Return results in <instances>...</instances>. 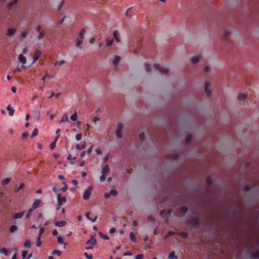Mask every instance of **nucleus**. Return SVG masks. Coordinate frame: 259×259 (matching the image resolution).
Returning a JSON list of instances; mask_svg holds the SVG:
<instances>
[{
  "mask_svg": "<svg viewBox=\"0 0 259 259\" xmlns=\"http://www.w3.org/2000/svg\"><path fill=\"white\" fill-rule=\"evenodd\" d=\"M58 206L57 209L59 210L63 203L66 202V198L65 197H61L60 194H57Z\"/></svg>",
  "mask_w": 259,
  "mask_h": 259,
  "instance_id": "f257e3e1",
  "label": "nucleus"
},
{
  "mask_svg": "<svg viewBox=\"0 0 259 259\" xmlns=\"http://www.w3.org/2000/svg\"><path fill=\"white\" fill-rule=\"evenodd\" d=\"M87 244L88 247L87 249H91L93 248L94 246L96 244V240L93 236H91L90 239L87 241Z\"/></svg>",
  "mask_w": 259,
  "mask_h": 259,
  "instance_id": "f03ea898",
  "label": "nucleus"
},
{
  "mask_svg": "<svg viewBox=\"0 0 259 259\" xmlns=\"http://www.w3.org/2000/svg\"><path fill=\"white\" fill-rule=\"evenodd\" d=\"M123 128V124L121 123H119L117 125V129L116 131V136L118 138L122 137L121 131Z\"/></svg>",
  "mask_w": 259,
  "mask_h": 259,
  "instance_id": "7ed1b4c3",
  "label": "nucleus"
},
{
  "mask_svg": "<svg viewBox=\"0 0 259 259\" xmlns=\"http://www.w3.org/2000/svg\"><path fill=\"white\" fill-rule=\"evenodd\" d=\"M92 190V188L91 187H89L84 192L83 195V199L84 200H88L90 198V196L91 194V191Z\"/></svg>",
  "mask_w": 259,
  "mask_h": 259,
  "instance_id": "20e7f679",
  "label": "nucleus"
},
{
  "mask_svg": "<svg viewBox=\"0 0 259 259\" xmlns=\"http://www.w3.org/2000/svg\"><path fill=\"white\" fill-rule=\"evenodd\" d=\"M41 54V52L39 50H36L34 52V55L33 58V63L36 62L39 59Z\"/></svg>",
  "mask_w": 259,
  "mask_h": 259,
  "instance_id": "39448f33",
  "label": "nucleus"
},
{
  "mask_svg": "<svg viewBox=\"0 0 259 259\" xmlns=\"http://www.w3.org/2000/svg\"><path fill=\"white\" fill-rule=\"evenodd\" d=\"M16 32V29L12 28H9L6 35L8 36H13Z\"/></svg>",
  "mask_w": 259,
  "mask_h": 259,
  "instance_id": "423d86ee",
  "label": "nucleus"
},
{
  "mask_svg": "<svg viewBox=\"0 0 259 259\" xmlns=\"http://www.w3.org/2000/svg\"><path fill=\"white\" fill-rule=\"evenodd\" d=\"M18 60L20 63L22 64V67H23L24 65L26 63V58L22 54H20L19 55Z\"/></svg>",
  "mask_w": 259,
  "mask_h": 259,
  "instance_id": "0eeeda50",
  "label": "nucleus"
},
{
  "mask_svg": "<svg viewBox=\"0 0 259 259\" xmlns=\"http://www.w3.org/2000/svg\"><path fill=\"white\" fill-rule=\"evenodd\" d=\"M25 213V211L16 213L13 215V218L14 220H17L19 219H21L24 215Z\"/></svg>",
  "mask_w": 259,
  "mask_h": 259,
  "instance_id": "6e6552de",
  "label": "nucleus"
},
{
  "mask_svg": "<svg viewBox=\"0 0 259 259\" xmlns=\"http://www.w3.org/2000/svg\"><path fill=\"white\" fill-rule=\"evenodd\" d=\"M110 172V169L108 164H106L104 167H103L102 169V173L103 175H107Z\"/></svg>",
  "mask_w": 259,
  "mask_h": 259,
  "instance_id": "1a4fd4ad",
  "label": "nucleus"
},
{
  "mask_svg": "<svg viewBox=\"0 0 259 259\" xmlns=\"http://www.w3.org/2000/svg\"><path fill=\"white\" fill-rule=\"evenodd\" d=\"M209 87H210L209 83L208 82H206L205 83V91L208 96H210L211 94L210 90H209Z\"/></svg>",
  "mask_w": 259,
  "mask_h": 259,
  "instance_id": "9d476101",
  "label": "nucleus"
},
{
  "mask_svg": "<svg viewBox=\"0 0 259 259\" xmlns=\"http://www.w3.org/2000/svg\"><path fill=\"white\" fill-rule=\"evenodd\" d=\"M67 224V222L65 221H57L55 223V225L57 227H62L65 226Z\"/></svg>",
  "mask_w": 259,
  "mask_h": 259,
  "instance_id": "9b49d317",
  "label": "nucleus"
},
{
  "mask_svg": "<svg viewBox=\"0 0 259 259\" xmlns=\"http://www.w3.org/2000/svg\"><path fill=\"white\" fill-rule=\"evenodd\" d=\"M46 34V32L45 30H42L41 31L39 32L37 36V39L38 40H40L42 39Z\"/></svg>",
  "mask_w": 259,
  "mask_h": 259,
  "instance_id": "f8f14e48",
  "label": "nucleus"
},
{
  "mask_svg": "<svg viewBox=\"0 0 259 259\" xmlns=\"http://www.w3.org/2000/svg\"><path fill=\"white\" fill-rule=\"evenodd\" d=\"M40 203V200L39 199L36 200L32 204L31 208L34 210L38 207L39 204Z\"/></svg>",
  "mask_w": 259,
  "mask_h": 259,
  "instance_id": "ddd939ff",
  "label": "nucleus"
},
{
  "mask_svg": "<svg viewBox=\"0 0 259 259\" xmlns=\"http://www.w3.org/2000/svg\"><path fill=\"white\" fill-rule=\"evenodd\" d=\"M18 0H13L11 1L8 5L7 8L9 10H11L14 6H15L17 3Z\"/></svg>",
  "mask_w": 259,
  "mask_h": 259,
  "instance_id": "4468645a",
  "label": "nucleus"
},
{
  "mask_svg": "<svg viewBox=\"0 0 259 259\" xmlns=\"http://www.w3.org/2000/svg\"><path fill=\"white\" fill-rule=\"evenodd\" d=\"M201 57L200 56H194L193 57L191 58V62L193 63V64H196L197 63L200 59Z\"/></svg>",
  "mask_w": 259,
  "mask_h": 259,
  "instance_id": "2eb2a0df",
  "label": "nucleus"
},
{
  "mask_svg": "<svg viewBox=\"0 0 259 259\" xmlns=\"http://www.w3.org/2000/svg\"><path fill=\"white\" fill-rule=\"evenodd\" d=\"M247 97V95L244 93H241L238 96L237 99L239 101H243Z\"/></svg>",
  "mask_w": 259,
  "mask_h": 259,
  "instance_id": "dca6fc26",
  "label": "nucleus"
},
{
  "mask_svg": "<svg viewBox=\"0 0 259 259\" xmlns=\"http://www.w3.org/2000/svg\"><path fill=\"white\" fill-rule=\"evenodd\" d=\"M118 35V32L117 30H114L113 32V36H114V37L115 38V39H116V40L117 42H120V39L119 38Z\"/></svg>",
  "mask_w": 259,
  "mask_h": 259,
  "instance_id": "f3484780",
  "label": "nucleus"
},
{
  "mask_svg": "<svg viewBox=\"0 0 259 259\" xmlns=\"http://www.w3.org/2000/svg\"><path fill=\"white\" fill-rule=\"evenodd\" d=\"M7 110L9 111V114L10 116H13L14 113V109L11 107L10 105H8L7 108Z\"/></svg>",
  "mask_w": 259,
  "mask_h": 259,
  "instance_id": "a211bd4d",
  "label": "nucleus"
},
{
  "mask_svg": "<svg viewBox=\"0 0 259 259\" xmlns=\"http://www.w3.org/2000/svg\"><path fill=\"white\" fill-rule=\"evenodd\" d=\"M120 59H121V58L120 56H115L114 59L113 60V64L115 66H116L117 65V64L118 63V62L120 61Z\"/></svg>",
  "mask_w": 259,
  "mask_h": 259,
  "instance_id": "6ab92c4d",
  "label": "nucleus"
},
{
  "mask_svg": "<svg viewBox=\"0 0 259 259\" xmlns=\"http://www.w3.org/2000/svg\"><path fill=\"white\" fill-rule=\"evenodd\" d=\"M58 242L60 244H63L64 245V248L66 247V246L67 245V243H64V240H63V238L61 237V236H59L58 237Z\"/></svg>",
  "mask_w": 259,
  "mask_h": 259,
  "instance_id": "aec40b11",
  "label": "nucleus"
},
{
  "mask_svg": "<svg viewBox=\"0 0 259 259\" xmlns=\"http://www.w3.org/2000/svg\"><path fill=\"white\" fill-rule=\"evenodd\" d=\"M69 121V119L68 117L67 114L66 113L64 115V116L61 118L60 123L64 122H68Z\"/></svg>",
  "mask_w": 259,
  "mask_h": 259,
  "instance_id": "412c9836",
  "label": "nucleus"
},
{
  "mask_svg": "<svg viewBox=\"0 0 259 259\" xmlns=\"http://www.w3.org/2000/svg\"><path fill=\"white\" fill-rule=\"evenodd\" d=\"M76 159V157L75 156L72 157L71 154H69L67 157V159L70 161V162L72 164H74V160H75Z\"/></svg>",
  "mask_w": 259,
  "mask_h": 259,
  "instance_id": "4be33fe9",
  "label": "nucleus"
},
{
  "mask_svg": "<svg viewBox=\"0 0 259 259\" xmlns=\"http://www.w3.org/2000/svg\"><path fill=\"white\" fill-rule=\"evenodd\" d=\"M113 41H113V39H106V46L107 47L111 46L113 44Z\"/></svg>",
  "mask_w": 259,
  "mask_h": 259,
  "instance_id": "5701e85b",
  "label": "nucleus"
},
{
  "mask_svg": "<svg viewBox=\"0 0 259 259\" xmlns=\"http://www.w3.org/2000/svg\"><path fill=\"white\" fill-rule=\"evenodd\" d=\"M64 4H65V1H63V0L62 1L60 2V3L59 5V6H58L57 11H59V12L60 11L62 10V8L64 7Z\"/></svg>",
  "mask_w": 259,
  "mask_h": 259,
  "instance_id": "b1692460",
  "label": "nucleus"
},
{
  "mask_svg": "<svg viewBox=\"0 0 259 259\" xmlns=\"http://www.w3.org/2000/svg\"><path fill=\"white\" fill-rule=\"evenodd\" d=\"M18 230V227L16 225H12L10 228V232L11 233H14L15 231Z\"/></svg>",
  "mask_w": 259,
  "mask_h": 259,
  "instance_id": "393cba45",
  "label": "nucleus"
},
{
  "mask_svg": "<svg viewBox=\"0 0 259 259\" xmlns=\"http://www.w3.org/2000/svg\"><path fill=\"white\" fill-rule=\"evenodd\" d=\"M77 118V112H75L73 114L70 116V119L73 121H76Z\"/></svg>",
  "mask_w": 259,
  "mask_h": 259,
  "instance_id": "a878e982",
  "label": "nucleus"
},
{
  "mask_svg": "<svg viewBox=\"0 0 259 259\" xmlns=\"http://www.w3.org/2000/svg\"><path fill=\"white\" fill-rule=\"evenodd\" d=\"M10 181H11L10 178L5 179L2 181V184L3 186H6L10 182Z\"/></svg>",
  "mask_w": 259,
  "mask_h": 259,
  "instance_id": "bb28decb",
  "label": "nucleus"
},
{
  "mask_svg": "<svg viewBox=\"0 0 259 259\" xmlns=\"http://www.w3.org/2000/svg\"><path fill=\"white\" fill-rule=\"evenodd\" d=\"M90 212H88L86 213L85 214V216L89 220H90L91 221H92V222H95L96 220L97 219L98 217H95V218L94 219H91L90 217Z\"/></svg>",
  "mask_w": 259,
  "mask_h": 259,
  "instance_id": "cd10ccee",
  "label": "nucleus"
},
{
  "mask_svg": "<svg viewBox=\"0 0 259 259\" xmlns=\"http://www.w3.org/2000/svg\"><path fill=\"white\" fill-rule=\"evenodd\" d=\"M223 35L225 39L229 38L230 36V33L227 30H224L223 32Z\"/></svg>",
  "mask_w": 259,
  "mask_h": 259,
  "instance_id": "c85d7f7f",
  "label": "nucleus"
},
{
  "mask_svg": "<svg viewBox=\"0 0 259 259\" xmlns=\"http://www.w3.org/2000/svg\"><path fill=\"white\" fill-rule=\"evenodd\" d=\"M25 187V185L24 183H21L19 187L15 189V192H18L19 191H20L21 189L24 188Z\"/></svg>",
  "mask_w": 259,
  "mask_h": 259,
  "instance_id": "c756f323",
  "label": "nucleus"
},
{
  "mask_svg": "<svg viewBox=\"0 0 259 259\" xmlns=\"http://www.w3.org/2000/svg\"><path fill=\"white\" fill-rule=\"evenodd\" d=\"M65 63H66V62L65 60H61L60 61H57V62H55L54 64V66H57V65L61 66V65H62L65 64Z\"/></svg>",
  "mask_w": 259,
  "mask_h": 259,
  "instance_id": "7c9ffc66",
  "label": "nucleus"
},
{
  "mask_svg": "<svg viewBox=\"0 0 259 259\" xmlns=\"http://www.w3.org/2000/svg\"><path fill=\"white\" fill-rule=\"evenodd\" d=\"M85 32V30L84 29H82L80 30V31L79 32V38H80V39H83V35L84 34Z\"/></svg>",
  "mask_w": 259,
  "mask_h": 259,
  "instance_id": "2f4dec72",
  "label": "nucleus"
},
{
  "mask_svg": "<svg viewBox=\"0 0 259 259\" xmlns=\"http://www.w3.org/2000/svg\"><path fill=\"white\" fill-rule=\"evenodd\" d=\"M82 44V39H80V38H77L76 39V44H75L76 46V47H79Z\"/></svg>",
  "mask_w": 259,
  "mask_h": 259,
  "instance_id": "473e14b6",
  "label": "nucleus"
},
{
  "mask_svg": "<svg viewBox=\"0 0 259 259\" xmlns=\"http://www.w3.org/2000/svg\"><path fill=\"white\" fill-rule=\"evenodd\" d=\"M24 247L27 248H29L31 247V242L30 240H27L24 243Z\"/></svg>",
  "mask_w": 259,
  "mask_h": 259,
  "instance_id": "72a5a7b5",
  "label": "nucleus"
},
{
  "mask_svg": "<svg viewBox=\"0 0 259 259\" xmlns=\"http://www.w3.org/2000/svg\"><path fill=\"white\" fill-rule=\"evenodd\" d=\"M38 129L37 128H35L33 130V132H32V134L31 135V137L32 138H33V137H34L38 135Z\"/></svg>",
  "mask_w": 259,
  "mask_h": 259,
  "instance_id": "f704fd0d",
  "label": "nucleus"
},
{
  "mask_svg": "<svg viewBox=\"0 0 259 259\" xmlns=\"http://www.w3.org/2000/svg\"><path fill=\"white\" fill-rule=\"evenodd\" d=\"M85 144H83V145H76L75 146V147L78 150H81V149H83L85 148Z\"/></svg>",
  "mask_w": 259,
  "mask_h": 259,
  "instance_id": "c9c22d12",
  "label": "nucleus"
},
{
  "mask_svg": "<svg viewBox=\"0 0 259 259\" xmlns=\"http://www.w3.org/2000/svg\"><path fill=\"white\" fill-rule=\"evenodd\" d=\"M144 66H145V70L147 72H149L150 70H151V67H150V65H149L148 64H147V63H145L144 64Z\"/></svg>",
  "mask_w": 259,
  "mask_h": 259,
  "instance_id": "e433bc0d",
  "label": "nucleus"
},
{
  "mask_svg": "<svg viewBox=\"0 0 259 259\" xmlns=\"http://www.w3.org/2000/svg\"><path fill=\"white\" fill-rule=\"evenodd\" d=\"M110 196H115L117 194V192L115 189H112L110 191Z\"/></svg>",
  "mask_w": 259,
  "mask_h": 259,
  "instance_id": "4c0bfd02",
  "label": "nucleus"
},
{
  "mask_svg": "<svg viewBox=\"0 0 259 259\" xmlns=\"http://www.w3.org/2000/svg\"><path fill=\"white\" fill-rule=\"evenodd\" d=\"M130 236L131 240L133 242H136V238L134 234L133 233H131L130 234Z\"/></svg>",
  "mask_w": 259,
  "mask_h": 259,
  "instance_id": "58836bf2",
  "label": "nucleus"
},
{
  "mask_svg": "<svg viewBox=\"0 0 259 259\" xmlns=\"http://www.w3.org/2000/svg\"><path fill=\"white\" fill-rule=\"evenodd\" d=\"M99 234L101 238H103V239H104L105 240H108L109 239V237L107 235H104V234H103V233H102L101 232H100L99 233Z\"/></svg>",
  "mask_w": 259,
  "mask_h": 259,
  "instance_id": "ea45409f",
  "label": "nucleus"
},
{
  "mask_svg": "<svg viewBox=\"0 0 259 259\" xmlns=\"http://www.w3.org/2000/svg\"><path fill=\"white\" fill-rule=\"evenodd\" d=\"M33 210H34L32 209L31 208L30 209H29V210H28V213H27V214L26 215V218H27V219L30 218V217L31 216V213L33 212Z\"/></svg>",
  "mask_w": 259,
  "mask_h": 259,
  "instance_id": "a19ab883",
  "label": "nucleus"
},
{
  "mask_svg": "<svg viewBox=\"0 0 259 259\" xmlns=\"http://www.w3.org/2000/svg\"><path fill=\"white\" fill-rule=\"evenodd\" d=\"M253 259H259V252H255L252 255Z\"/></svg>",
  "mask_w": 259,
  "mask_h": 259,
  "instance_id": "79ce46f5",
  "label": "nucleus"
},
{
  "mask_svg": "<svg viewBox=\"0 0 259 259\" xmlns=\"http://www.w3.org/2000/svg\"><path fill=\"white\" fill-rule=\"evenodd\" d=\"M27 254V251L23 250L22 251L21 255L23 259H25Z\"/></svg>",
  "mask_w": 259,
  "mask_h": 259,
  "instance_id": "37998d69",
  "label": "nucleus"
},
{
  "mask_svg": "<svg viewBox=\"0 0 259 259\" xmlns=\"http://www.w3.org/2000/svg\"><path fill=\"white\" fill-rule=\"evenodd\" d=\"M0 253H3L7 255L8 253L7 250L5 248H0Z\"/></svg>",
  "mask_w": 259,
  "mask_h": 259,
  "instance_id": "c03bdc74",
  "label": "nucleus"
},
{
  "mask_svg": "<svg viewBox=\"0 0 259 259\" xmlns=\"http://www.w3.org/2000/svg\"><path fill=\"white\" fill-rule=\"evenodd\" d=\"M159 71L160 72L164 73V74H166L168 72V69H166V68H160L159 69Z\"/></svg>",
  "mask_w": 259,
  "mask_h": 259,
  "instance_id": "a18cd8bd",
  "label": "nucleus"
},
{
  "mask_svg": "<svg viewBox=\"0 0 259 259\" xmlns=\"http://www.w3.org/2000/svg\"><path fill=\"white\" fill-rule=\"evenodd\" d=\"M28 136H29V133L27 132H25L22 134V138L23 139H27L28 138Z\"/></svg>",
  "mask_w": 259,
  "mask_h": 259,
  "instance_id": "49530a36",
  "label": "nucleus"
},
{
  "mask_svg": "<svg viewBox=\"0 0 259 259\" xmlns=\"http://www.w3.org/2000/svg\"><path fill=\"white\" fill-rule=\"evenodd\" d=\"M175 257V252H174V251L171 252L169 254L168 259H174Z\"/></svg>",
  "mask_w": 259,
  "mask_h": 259,
  "instance_id": "de8ad7c7",
  "label": "nucleus"
},
{
  "mask_svg": "<svg viewBox=\"0 0 259 259\" xmlns=\"http://www.w3.org/2000/svg\"><path fill=\"white\" fill-rule=\"evenodd\" d=\"M40 240H41V237L38 236L37 242V244H36V246L38 247L40 246L41 245V242Z\"/></svg>",
  "mask_w": 259,
  "mask_h": 259,
  "instance_id": "09e8293b",
  "label": "nucleus"
},
{
  "mask_svg": "<svg viewBox=\"0 0 259 259\" xmlns=\"http://www.w3.org/2000/svg\"><path fill=\"white\" fill-rule=\"evenodd\" d=\"M191 136L190 135H187L186 136V143L187 144H189L190 143V141H191Z\"/></svg>",
  "mask_w": 259,
  "mask_h": 259,
  "instance_id": "8fccbe9b",
  "label": "nucleus"
},
{
  "mask_svg": "<svg viewBox=\"0 0 259 259\" xmlns=\"http://www.w3.org/2000/svg\"><path fill=\"white\" fill-rule=\"evenodd\" d=\"M174 232H172V231H169L166 235H165V236L164 237V239H166L167 238H168V237H169L170 236H171V235H173L174 234Z\"/></svg>",
  "mask_w": 259,
  "mask_h": 259,
  "instance_id": "3c124183",
  "label": "nucleus"
},
{
  "mask_svg": "<svg viewBox=\"0 0 259 259\" xmlns=\"http://www.w3.org/2000/svg\"><path fill=\"white\" fill-rule=\"evenodd\" d=\"M61 251H59V250H54L53 251V253H52V254L53 255H57L58 256H59L61 254Z\"/></svg>",
  "mask_w": 259,
  "mask_h": 259,
  "instance_id": "603ef678",
  "label": "nucleus"
},
{
  "mask_svg": "<svg viewBox=\"0 0 259 259\" xmlns=\"http://www.w3.org/2000/svg\"><path fill=\"white\" fill-rule=\"evenodd\" d=\"M81 137H82V135L80 133L77 134L75 137L77 141H80L81 139Z\"/></svg>",
  "mask_w": 259,
  "mask_h": 259,
  "instance_id": "864d4df0",
  "label": "nucleus"
},
{
  "mask_svg": "<svg viewBox=\"0 0 259 259\" xmlns=\"http://www.w3.org/2000/svg\"><path fill=\"white\" fill-rule=\"evenodd\" d=\"M56 143L55 141H53L50 145V147L51 149H54L56 147Z\"/></svg>",
  "mask_w": 259,
  "mask_h": 259,
  "instance_id": "5fc2aeb1",
  "label": "nucleus"
},
{
  "mask_svg": "<svg viewBox=\"0 0 259 259\" xmlns=\"http://www.w3.org/2000/svg\"><path fill=\"white\" fill-rule=\"evenodd\" d=\"M106 175L102 174L100 177V181L102 182L105 181Z\"/></svg>",
  "mask_w": 259,
  "mask_h": 259,
  "instance_id": "6e6d98bb",
  "label": "nucleus"
},
{
  "mask_svg": "<svg viewBox=\"0 0 259 259\" xmlns=\"http://www.w3.org/2000/svg\"><path fill=\"white\" fill-rule=\"evenodd\" d=\"M36 31L39 32L42 31V27L40 25H38L36 27Z\"/></svg>",
  "mask_w": 259,
  "mask_h": 259,
  "instance_id": "4d7b16f0",
  "label": "nucleus"
},
{
  "mask_svg": "<svg viewBox=\"0 0 259 259\" xmlns=\"http://www.w3.org/2000/svg\"><path fill=\"white\" fill-rule=\"evenodd\" d=\"M21 37L23 38H25L27 37V33L25 31L22 32L21 34Z\"/></svg>",
  "mask_w": 259,
  "mask_h": 259,
  "instance_id": "13d9d810",
  "label": "nucleus"
},
{
  "mask_svg": "<svg viewBox=\"0 0 259 259\" xmlns=\"http://www.w3.org/2000/svg\"><path fill=\"white\" fill-rule=\"evenodd\" d=\"M64 187L62 188V190L63 191V192H66L67 190V185H66V184L65 183H64Z\"/></svg>",
  "mask_w": 259,
  "mask_h": 259,
  "instance_id": "bf43d9fd",
  "label": "nucleus"
},
{
  "mask_svg": "<svg viewBox=\"0 0 259 259\" xmlns=\"http://www.w3.org/2000/svg\"><path fill=\"white\" fill-rule=\"evenodd\" d=\"M143 254H139L136 256L135 259H143Z\"/></svg>",
  "mask_w": 259,
  "mask_h": 259,
  "instance_id": "052dcab7",
  "label": "nucleus"
},
{
  "mask_svg": "<svg viewBox=\"0 0 259 259\" xmlns=\"http://www.w3.org/2000/svg\"><path fill=\"white\" fill-rule=\"evenodd\" d=\"M206 182L207 183L208 185H210L212 183V180L210 178H207L206 180Z\"/></svg>",
  "mask_w": 259,
  "mask_h": 259,
  "instance_id": "680f3d73",
  "label": "nucleus"
},
{
  "mask_svg": "<svg viewBox=\"0 0 259 259\" xmlns=\"http://www.w3.org/2000/svg\"><path fill=\"white\" fill-rule=\"evenodd\" d=\"M130 9H128V10H127L126 11V12H125V15L127 17H131L132 16V14H129V10H130Z\"/></svg>",
  "mask_w": 259,
  "mask_h": 259,
  "instance_id": "e2e57ef3",
  "label": "nucleus"
},
{
  "mask_svg": "<svg viewBox=\"0 0 259 259\" xmlns=\"http://www.w3.org/2000/svg\"><path fill=\"white\" fill-rule=\"evenodd\" d=\"M44 231H45L44 228H41L39 230L38 236L41 237V235L44 233Z\"/></svg>",
  "mask_w": 259,
  "mask_h": 259,
  "instance_id": "0e129e2a",
  "label": "nucleus"
},
{
  "mask_svg": "<svg viewBox=\"0 0 259 259\" xmlns=\"http://www.w3.org/2000/svg\"><path fill=\"white\" fill-rule=\"evenodd\" d=\"M48 76V74L46 73L42 78L41 80L42 81L43 83H44L45 82L46 78Z\"/></svg>",
  "mask_w": 259,
  "mask_h": 259,
  "instance_id": "69168bd1",
  "label": "nucleus"
},
{
  "mask_svg": "<svg viewBox=\"0 0 259 259\" xmlns=\"http://www.w3.org/2000/svg\"><path fill=\"white\" fill-rule=\"evenodd\" d=\"M84 255H85V256L87 257V258H88V259H92L93 258L92 255H89L87 253H84Z\"/></svg>",
  "mask_w": 259,
  "mask_h": 259,
  "instance_id": "338daca9",
  "label": "nucleus"
},
{
  "mask_svg": "<svg viewBox=\"0 0 259 259\" xmlns=\"http://www.w3.org/2000/svg\"><path fill=\"white\" fill-rule=\"evenodd\" d=\"M139 139L141 140H143L144 138V134L143 133H141L139 135Z\"/></svg>",
  "mask_w": 259,
  "mask_h": 259,
  "instance_id": "774afa93",
  "label": "nucleus"
}]
</instances>
